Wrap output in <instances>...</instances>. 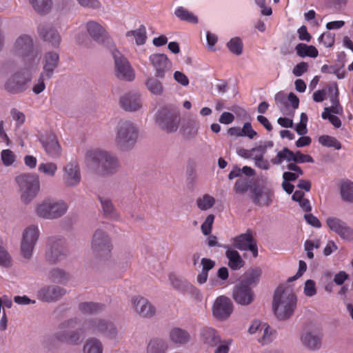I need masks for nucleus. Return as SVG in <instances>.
Here are the masks:
<instances>
[{"instance_id": "nucleus-41", "label": "nucleus", "mask_w": 353, "mask_h": 353, "mask_svg": "<svg viewBox=\"0 0 353 353\" xmlns=\"http://www.w3.org/2000/svg\"><path fill=\"white\" fill-rule=\"evenodd\" d=\"M341 196L343 201L353 203V182L350 181H344L341 185Z\"/></svg>"}, {"instance_id": "nucleus-48", "label": "nucleus", "mask_w": 353, "mask_h": 353, "mask_svg": "<svg viewBox=\"0 0 353 353\" xmlns=\"http://www.w3.org/2000/svg\"><path fill=\"white\" fill-rule=\"evenodd\" d=\"M57 170V165L54 162L41 163L38 166V171L49 177H54Z\"/></svg>"}, {"instance_id": "nucleus-54", "label": "nucleus", "mask_w": 353, "mask_h": 353, "mask_svg": "<svg viewBox=\"0 0 353 353\" xmlns=\"http://www.w3.org/2000/svg\"><path fill=\"white\" fill-rule=\"evenodd\" d=\"M100 201L105 215L107 216H114L115 215V210L112 201L109 199L104 197H101Z\"/></svg>"}, {"instance_id": "nucleus-35", "label": "nucleus", "mask_w": 353, "mask_h": 353, "mask_svg": "<svg viewBox=\"0 0 353 353\" xmlns=\"http://www.w3.org/2000/svg\"><path fill=\"white\" fill-rule=\"evenodd\" d=\"M168 347V344L165 340L154 339L148 343L146 353H166Z\"/></svg>"}, {"instance_id": "nucleus-3", "label": "nucleus", "mask_w": 353, "mask_h": 353, "mask_svg": "<svg viewBox=\"0 0 353 353\" xmlns=\"http://www.w3.org/2000/svg\"><path fill=\"white\" fill-rule=\"evenodd\" d=\"M80 319L72 317L63 321L58 326L54 337L60 342L68 345H78L82 339L85 330L79 327Z\"/></svg>"}, {"instance_id": "nucleus-52", "label": "nucleus", "mask_w": 353, "mask_h": 353, "mask_svg": "<svg viewBox=\"0 0 353 353\" xmlns=\"http://www.w3.org/2000/svg\"><path fill=\"white\" fill-rule=\"evenodd\" d=\"M10 114L12 120L14 121V125L17 128H19L25 123L26 115L18 109L15 108H11Z\"/></svg>"}, {"instance_id": "nucleus-6", "label": "nucleus", "mask_w": 353, "mask_h": 353, "mask_svg": "<svg viewBox=\"0 0 353 353\" xmlns=\"http://www.w3.org/2000/svg\"><path fill=\"white\" fill-rule=\"evenodd\" d=\"M139 129L130 121H121L116 129L114 142L122 150L131 149L137 141Z\"/></svg>"}, {"instance_id": "nucleus-7", "label": "nucleus", "mask_w": 353, "mask_h": 353, "mask_svg": "<svg viewBox=\"0 0 353 353\" xmlns=\"http://www.w3.org/2000/svg\"><path fill=\"white\" fill-rule=\"evenodd\" d=\"M34 66L26 63L25 68L13 72L6 80L4 88L10 94H19L25 92L32 79Z\"/></svg>"}, {"instance_id": "nucleus-5", "label": "nucleus", "mask_w": 353, "mask_h": 353, "mask_svg": "<svg viewBox=\"0 0 353 353\" xmlns=\"http://www.w3.org/2000/svg\"><path fill=\"white\" fill-rule=\"evenodd\" d=\"M68 210V205L62 200L47 197L34 205L35 214L43 219L53 220L63 216Z\"/></svg>"}, {"instance_id": "nucleus-39", "label": "nucleus", "mask_w": 353, "mask_h": 353, "mask_svg": "<svg viewBox=\"0 0 353 353\" xmlns=\"http://www.w3.org/2000/svg\"><path fill=\"white\" fill-rule=\"evenodd\" d=\"M295 50L296 54L301 57H310L316 58L319 55L317 49L313 46H307L305 43H299L296 45Z\"/></svg>"}, {"instance_id": "nucleus-58", "label": "nucleus", "mask_w": 353, "mask_h": 353, "mask_svg": "<svg viewBox=\"0 0 353 353\" xmlns=\"http://www.w3.org/2000/svg\"><path fill=\"white\" fill-rule=\"evenodd\" d=\"M318 41L319 43H323L325 47L330 48L334 43L335 35L332 32H325L319 37Z\"/></svg>"}, {"instance_id": "nucleus-59", "label": "nucleus", "mask_w": 353, "mask_h": 353, "mask_svg": "<svg viewBox=\"0 0 353 353\" xmlns=\"http://www.w3.org/2000/svg\"><path fill=\"white\" fill-rule=\"evenodd\" d=\"M274 99L278 108L283 112V114H286V111L288 109V101L285 94L281 92H278L276 94Z\"/></svg>"}, {"instance_id": "nucleus-46", "label": "nucleus", "mask_w": 353, "mask_h": 353, "mask_svg": "<svg viewBox=\"0 0 353 353\" xmlns=\"http://www.w3.org/2000/svg\"><path fill=\"white\" fill-rule=\"evenodd\" d=\"M294 152L285 148L277 153L276 157L272 160V162L273 164L279 165L284 160L288 162L294 161Z\"/></svg>"}, {"instance_id": "nucleus-28", "label": "nucleus", "mask_w": 353, "mask_h": 353, "mask_svg": "<svg viewBox=\"0 0 353 353\" xmlns=\"http://www.w3.org/2000/svg\"><path fill=\"white\" fill-rule=\"evenodd\" d=\"M40 37L50 43L54 48L59 47L61 37L58 30L52 26H41L39 28Z\"/></svg>"}, {"instance_id": "nucleus-13", "label": "nucleus", "mask_w": 353, "mask_h": 353, "mask_svg": "<svg viewBox=\"0 0 353 353\" xmlns=\"http://www.w3.org/2000/svg\"><path fill=\"white\" fill-rule=\"evenodd\" d=\"M326 224L329 229L342 240L353 241V228L343 220L336 216H329L326 219Z\"/></svg>"}, {"instance_id": "nucleus-38", "label": "nucleus", "mask_w": 353, "mask_h": 353, "mask_svg": "<svg viewBox=\"0 0 353 353\" xmlns=\"http://www.w3.org/2000/svg\"><path fill=\"white\" fill-rule=\"evenodd\" d=\"M262 270L259 268L250 270L245 274V278L241 281L249 287L256 285L260 279Z\"/></svg>"}, {"instance_id": "nucleus-56", "label": "nucleus", "mask_w": 353, "mask_h": 353, "mask_svg": "<svg viewBox=\"0 0 353 353\" xmlns=\"http://www.w3.org/2000/svg\"><path fill=\"white\" fill-rule=\"evenodd\" d=\"M250 187V181L247 178H239L235 183L234 190L237 194L245 193Z\"/></svg>"}, {"instance_id": "nucleus-24", "label": "nucleus", "mask_w": 353, "mask_h": 353, "mask_svg": "<svg viewBox=\"0 0 353 353\" xmlns=\"http://www.w3.org/2000/svg\"><path fill=\"white\" fill-rule=\"evenodd\" d=\"M233 242L236 248L242 251L249 250L252 253L254 257L258 256L256 243L250 232L236 236L233 239Z\"/></svg>"}, {"instance_id": "nucleus-20", "label": "nucleus", "mask_w": 353, "mask_h": 353, "mask_svg": "<svg viewBox=\"0 0 353 353\" xmlns=\"http://www.w3.org/2000/svg\"><path fill=\"white\" fill-rule=\"evenodd\" d=\"M149 60L155 70V77L157 78H164L165 72L172 68V62L164 54H151Z\"/></svg>"}, {"instance_id": "nucleus-27", "label": "nucleus", "mask_w": 353, "mask_h": 353, "mask_svg": "<svg viewBox=\"0 0 353 353\" xmlns=\"http://www.w3.org/2000/svg\"><path fill=\"white\" fill-rule=\"evenodd\" d=\"M254 203L260 206H269L274 197L273 192L265 187L256 188L253 190Z\"/></svg>"}, {"instance_id": "nucleus-10", "label": "nucleus", "mask_w": 353, "mask_h": 353, "mask_svg": "<svg viewBox=\"0 0 353 353\" xmlns=\"http://www.w3.org/2000/svg\"><path fill=\"white\" fill-rule=\"evenodd\" d=\"M91 249L93 254L98 257L108 256L112 250L110 238L102 228L95 230L92 241Z\"/></svg>"}, {"instance_id": "nucleus-51", "label": "nucleus", "mask_w": 353, "mask_h": 353, "mask_svg": "<svg viewBox=\"0 0 353 353\" xmlns=\"http://www.w3.org/2000/svg\"><path fill=\"white\" fill-rule=\"evenodd\" d=\"M319 141L323 146L334 148L336 150L341 148V143L336 138L328 135L321 136L319 138Z\"/></svg>"}, {"instance_id": "nucleus-50", "label": "nucleus", "mask_w": 353, "mask_h": 353, "mask_svg": "<svg viewBox=\"0 0 353 353\" xmlns=\"http://www.w3.org/2000/svg\"><path fill=\"white\" fill-rule=\"evenodd\" d=\"M1 160L4 166L10 167L15 163L17 156L11 150L4 149L1 152Z\"/></svg>"}, {"instance_id": "nucleus-63", "label": "nucleus", "mask_w": 353, "mask_h": 353, "mask_svg": "<svg viewBox=\"0 0 353 353\" xmlns=\"http://www.w3.org/2000/svg\"><path fill=\"white\" fill-rule=\"evenodd\" d=\"M242 137H247L250 139H254L256 136V132L252 128L250 123H245L241 128Z\"/></svg>"}, {"instance_id": "nucleus-57", "label": "nucleus", "mask_w": 353, "mask_h": 353, "mask_svg": "<svg viewBox=\"0 0 353 353\" xmlns=\"http://www.w3.org/2000/svg\"><path fill=\"white\" fill-rule=\"evenodd\" d=\"M169 281L172 287L178 290H183L188 285L186 281L179 278L174 274L169 275Z\"/></svg>"}, {"instance_id": "nucleus-16", "label": "nucleus", "mask_w": 353, "mask_h": 353, "mask_svg": "<svg viewBox=\"0 0 353 353\" xmlns=\"http://www.w3.org/2000/svg\"><path fill=\"white\" fill-rule=\"evenodd\" d=\"M63 183L67 188H75L81 181L80 168L77 163L69 162L63 168Z\"/></svg>"}, {"instance_id": "nucleus-25", "label": "nucleus", "mask_w": 353, "mask_h": 353, "mask_svg": "<svg viewBox=\"0 0 353 353\" xmlns=\"http://www.w3.org/2000/svg\"><path fill=\"white\" fill-rule=\"evenodd\" d=\"M300 339L302 345L309 350H318L321 347L322 336L320 333L316 331L307 330L303 332Z\"/></svg>"}, {"instance_id": "nucleus-61", "label": "nucleus", "mask_w": 353, "mask_h": 353, "mask_svg": "<svg viewBox=\"0 0 353 353\" xmlns=\"http://www.w3.org/2000/svg\"><path fill=\"white\" fill-rule=\"evenodd\" d=\"M214 221V216L213 214H209L205 221L201 225L202 233L207 236L209 235L212 232V224Z\"/></svg>"}, {"instance_id": "nucleus-36", "label": "nucleus", "mask_w": 353, "mask_h": 353, "mask_svg": "<svg viewBox=\"0 0 353 353\" xmlns=\"http://www.w3.org/2000/svg\"><path fill=\"white\" fill-rule=\"evenodd\" d=\"M145 86L148 91L154 95L161 96L163 94L164 88L162 83L158 79L150 77L145 81Z\"/></svg>"}, {"instance_id": "nucleus-4", "label": "nucleus", "mask_w": 353, "mask_h": 353, "mask_svg": "<svg viewBox=\"0 0 353 353\" xmlns=\"http://www.w3.org/2000/svg\"><path fill=\"white\" fill-rule=\"evenodd\" d=\"M19 187L20 198L25 204L30 203L40 192V180L35 173H23L15 178Z\"/></svg>"}, {"instance_id": "nucleus-29", "label": "nucleus", "mask_w": 353, "mask_h": 353, "mask_svg": "<svg viewBox=\"0 0 353 353\" xmlns=\"http://www.w3.org/2000/svg\"><path fill=\"white\" fill-rule=\"evenodd\" d=\"M200 339L210 347H215L221 342V337L216 330L211 327H203L200 330Z\"/></svg>"}, {"instance_id": "nucleus-30", "label": "nucleus", "mask_w": 353, "mask_h": 353, "mask_svg": "<svg viewBox=\"0 0 353 353\" xmlns=\"http://www.w3.org/2000/svg\"><path fill=\"white\" fill-rule=\"evenodd\" d=\"M169 337L172 343L179 345H185L191 341L190 334L186 330L178 327L170 330Z\"/></svg>"}, {"instance_id": "nucleus-11", "label": "nucleus", "mask_w": 353, "mask_h": 353, "mask_svg": "<svg viewBox=\"0 0 353 353\" xmlns=\"http://www.w3.org/2000/svg\"><path fill=\"white\" fill-rule=\"evenodd\" d=\"M114 60L116 76L123 80L131 81L135 77L134 71L128 59L117 49L112 52Z\"/></svg>"}, {"instance_id": "nucleus-60", "label": "nucleus", "mask_w": 353, "mask_h": 353, "mask_svg": "<svg viewBox=\"0 0 353 353\" xmlns=\"http://www.w3.org/2000/svg\"><path fill=\"white\" fill-rule=\"evenodd\" d=\"M12 259L8 251L0 245V265L8 268L11 265Z\"/></svg>"}, {"instance_id": "nucleus-22", "label": "nucleus", "mask_w": 353, "mask_h": 353, "mask_svg": "<svg viewBox=\"0 0 353 353\" xmlns=\"http://www.w3.org/2000/svg\"><path fill=\"white\" fill-rule=\"evenodd\" d=\"M119 104L126 111H138L142 107L141 94L134 91L125 93L121 97Z\"/></svg>"}, {"instance_id": "nucleus-9", "label": "nucleus", "mask_w": 353, "mask_h": 353, "mask_svg": "<svg viewBox=\"0 0 353 353\" xmlns=\"http://www.w3.org/2000/svg\"><path fill=\"white\" fill-rule=\"evenodd\" d=\"M68 254V251L63 239L52 236L48 239L45 253V258L48 262L52 264L60 263Z\"/></svg>"}, {"instance_id": "nucleus-53", "label": "nucleus", "mask_w": 353, "mask_h": 353, "mask_svg": "<svg viewBox=\"0 0 353 353\" xmlns=\"http://www.w3.org/2000/svg\"><path fill=\"white\" fill-rule=\"evenodd\" d=\"M35 245L36 244L32 243L21 241L20 250L24 259L30 260L32 258Z\"/></svg>"}, {"instance_id": "nucleus-62", "label": "nucleus", "mask_w": 353, "mask_h": 353, "mask_svg": "<svg viewBox=\"0 0 353 353\" xmlns=\"http://www.w3.org/2000/svg\"><path fill=\"white\" fill-rule=\"evenodd\" d=\"M304 294L307 296H313L316 294V284L313 280L308 279L305 281Z\"/></svg>"}, {"instance_id": "nucleus-12", "label": "nucleus", "mask_w": 353, "mask_h": 353, "mask_svg": "<svg viewBox=\"0 0 353 353\" xmlns=\"http://www.w3.org/2000/svg\"><path fill=\"white\" fill-rule=\"evenodd\" d=\"M130 303L134 312L143 319H151L156 315L155 306L146 298L134 295L130 297Z\"/></svg>"}, {"instance_id": "nucleus-33", "label": "nucleus", "mask_w": 353, "mask_h": 353, "mask_svg": "<svg viewBox=\"0 0 353 353\" xmlns=\"http://www.w3.org/2000/svg\"><path fill=\"white\" fill-rule=\"evenodd\" d=\"M83 353H103L102 342L97 338H88L84 343L82 348Z\"/></svg>"}, {"instance_id": "nucleus-18", "label": "nucleus", "mask_w": 353, "mask_h": 353, "mask_svg": "<svg viewBox=\"0 0 353 353\" xmlns=\"http://www.w3.org/2000/svg\"><path fill=\"white\" fill-rule=\"evenodd\" d=\"M14 52L23 57L32 59L37 57V55L34 54L32 39L27 34L21 35L17 39L14 45Z\"/></svg>"}, {"instance_id": "nucleus-43", "label": "nucleus", "mask_w": 353, "mask_h": 353, "mask_svg": "<svg viewBox=\"0 0 353 353\" xmlns=\"http://www.w3.org/2000/svg\"><path fill=\"white\" fill-rule=\"evenodd\" d=\"M226 46L229 51L235 55L239 56L243 53V43L239 37L231 38L226 43Z\"/></svg>"}, {"instance_id": "nucleus-26", "label": "nucleus", "mask_w": 353, "mask_h": 353, "mask_svg": "<svg viewBox=\"0 0 353 353\" xmlns=\"http://www.w3.org/2000/svg\"><path fill=\"white\" fill-rule=\"evenodd\" d=\"M59 61V54L55 51H49L43 55L42 64L43 70L41 73L46 75V77H52L55 69Z\"/></svg>"}, {"instance_id": "nucleus-17", "label": "nucleus", "mask_w": 353, "mask_h": 353, "mask_svg": "<svg viewBox=\"0 0 353 353\" xmlns=\"http://www.w3.org/2000/svg\"><path fill=\"white\" fill-rule=\"evenodd\" d=\"M233 311L232 301L225 296H219L212 305V313L214 317L220 320L227 319Z\"/></svg>"}, {"instance_id": "nucleus-44", "label": "nucleus", "mask_w": 353, "mask_h": 353, "mask_svg": "<svg viewBox=\"0 0 353 353\" xmlns=\"http://www.w3.org/2000/svg\"><path fill=\"white\" fill-rule=\"evenodd\" d=\"M273 147V142L271 141H267L263 144H260L258 146L250 149L251 159L254 161L261 158H263L267 152L268 148Z\"/></svg>"}, {"instance_id": "nucleus-2", "label": "nucleus", "mask_w": 353, "mask_h": 353, "mask_svg": "<svg viewBox=\"0 0 353 353\" xmlns=\"http://www.w3.org/2000/svg\"><path fill=\"white\" fill-rule=\"evenodd\" d=\"M296 297L290 287L279 286L274 292L272 307L279 319H286L294 312Z\"/></svg>"}, {"instance_id": "nucleus-21", "label": "nucleus", "mask_w": 353, "mask_h": 353, "mask_svg": "<svg viewBox=\"0 0 353 353\" xmlns=\"http://www.w3.org/2000/svg\"><path fill=\"white\" fill-rule=\"evenodd\" d=\"M232 297L236 303L248 305L253 301L254 293L250 287L240 282L234 287Z\"/></svg>"}, {"instance_id": "nucleus-45", "label": "nucleus", "mask_w": 353, "mask_h": 353, "mask_svg": "<svg viewBox=\"0 0 353 353\" xmlns=\"http://www.w3.org/2000/svg\"><path fill=\"white\" fill-rule=\"evenodd\" d=\"M34 10L39 13L48 12L52 6V0H29Z\"/></svg>"}, {"instance_id": "nucleus-40", "label": "nucleus", "mask_w": 353, "mask_h": 353, "mask_svg": "<svg viewBox=\"0 0 353 353\" xmlns=\"http://www.w3.org/2000/svg\"><path fill=\"white\" fill-rule=\"evenodd\" d=\"M261 332H262V336L259 338V341L262 344L270 343L276 339V330L266 323H263L261 326Z\"/></svg>"}, {"instance_id": "nucleus-14", "label": "nucleus", "mask_w": 353, "mask_h": 353, "mask_svg": "<svg viewBox=\"0 0 353 353\" xmlns=\"http://www.w3.org/2000/svg\"><path fill=\"white\" fill-rule=\"evenodd\" d=\"M155 120L159 128L167 132H174L179 128V119L177 115L167 109L158 111Z\"/></svg>"}, {"instance_id": "nucleus-15", "label": "nucleus", "mask_w": 353, "mask_h": 353, "mask_svg": "<svg viewBox=\"0 0 353 353\" xmlns=\"http://www.w3.org/2000/svg\"><path fill=\"white\" fill-rule=\"evenodd\" d=\"M66 294V290L56 285H45L37 292V298L46 303H53L59 300Z\"/></svg>"}, {"instance_id": "nucleus-47", "label": "nucleus", "mask_w": 353, "mask_h": 353, "mask_svg": "<svg viewBox=\"0 0 353 353\" xmlns=\"http://www.w3.org/2000/svg\"><path fill=\"white\" fill-rule=\"evenodd\" d=\"M128 37H133L137 45H143L146 40V30L143 26H141L138 29L127 32Z\"/></svg>"}, {"instance_id": "nucleus-19", "label": "nucleus", "mask_w": 353, "mask_h": 353, "mask_svg": "<svg viewBox=\"0 0 353 353\" xmlns=\"http://www.w3.org/2000/svg\"><path fill=\"white\" fill-rule=\"evenodd\" d=\"M40 142L49 157L57 159L61 156V148L53 132H47L42 135Z\"/></svg>"}, {"instance_id": "nucleus-34", "label": "nucleus", "mask_w": 353, "mask_h": 353, "mask_svg": "<svg viewBox=\"0 0 353 353\" xmlns=\"http://www.w3.org/2000/svg\"><path fill=\"white\" fill-rule=\"evenodd\" d=\"M104 305L94 302H83L79 305V310L85 315L96 314L104 310Z\"/></svg>"}, {"instance_id": "nucleus-31", "label": "nucleus", "mask_w": 353, "mask_h": 353, "mask_svg": "<svg viewBox=\"0 0 353 353\" xmlns=\"http://www.w3.org/2000/svg\"><path fill=\"white\" fill-rule=\"evenodd\" d=\"M48 278L52 283L65 285L70 280V276L63 269L54 268L48 272Z\"/></svg>"}, {"instance_id": "nucleus-49", "label": "nucleus", "mask_w": 353, "mask_h": 353, "mask_svg": "<svg viewBox=\"0 0 353 353\" xmlns=\"http://www.w3.org/2000/svg\"><path fill=\"white\" fill-rule=\"evenodd\" d=\"M215 203V199L208 194H205L196 200V205L201 210L210 209Z\"/></svg>"}, {"instance_id": "nucleus-1", "label": "nucleus", "mask_w": 353, "mask_h": 353, "mask_svg": "<svg viewBox=\"0 0 353 353\" xmlns=\"http://www.w3.org/2000/svg\"><path fill=\"white\" fill-rule=\"evenodd\" d=\"M85 162L88 166L104 174H114L119 168L117 157L101 149L88 150L85 154Z\"/></svg>"}, {"instance_id": "nucleus-23", "label": "nucleus", "mask_w": 353, "mask_h": 353, "mask_svg": "<svg viewBox=\"0 0 353 353\" xmlns=\"http://www.w3.org/2000/svg\"><path fill=\"white\" fill-rule=\"evenodd\" d=\"M89 35L98 43L105 45L109 43L110 36L106 30L99 23L90 21L86 23Z\"/></svg>"}, {"instance_id": "nucleus-32", "label": "nucleus", "mask_w": 353, "mask_h": 353, "mask_svg": "<svg viewBox=\"0 0 353 353\" xmlns=\"http://www.w3.org/2000/svg\"><path fill=\"white\" fill-rule=\"evenodd\" d=\"M226 248L225 256L228 259L229 267L234 270H237L241 269L244 265V261L241 257L239 253L230 248L229 246H224Z\"/></svg>"}, {"instance_id": "nucleus-64", "label": "nucleus", "mask_w": 353, "mask_h": 353, "mask_svg": "<svg viewBox=\"0 0 353 353\" xmlns=\"http://www.w3.org/2000/svg\"><path fill=\"white\" fill-rule=\"evenodd\" d=\"M232 342L231 339L222 341L214 350V353H228Z\"/></svg>"}, {"instance_id": "nucleus-55", "label": "nucleus", "mask_w": 353, "mask_h": 353, "mask_svg": "<svg viewBox=\"0 0 353 353\" xmlns=\"http://www.w3.org/2000/svg\"><path fill=\"white\" fill-rule=\"evenodd\" d=\"M51 79V77H46V75L41 73L39 78L34 81L32 91L36 94H39L42 92L46 88L45 81Z\"/></svg>"}, {"instance_id": "nucleus-8", "label": "nucleus", "mask_w": 353, "mask_h": 353, "mask_svg": "<svg viewBox=\"0 0 353 353\" xmlns=\"http://www.w3.org/2000/svg\"><path fill=\"white\" fill-rule=\"evenodd\" d=\"M92 334H101L109 340H118L121 333L117 326L110 320L104 319H92L87 323V328Z\"/></svg>"}, {"instance_id": "nucleus-37", "label": "nucleus", "mask_w": 353, "mask_h": 353, "mask_svg": "<svg viewBox=\"0 0 353 353\" xmlns=\"http://www.w3.org/2000/svg\"><path fill=\"white\" fill-rule=\"evenodd\" d=\"M39 229L37 225H31L23 232L21 241L36 244L39 236Z\"/></svg>"}, {"instance_id": "nucleus-42", "label": "nucleus", "mask_w": 353, "mask_h": 353, "mask_svg": "<svg viewBox=\"0 0 353 353\" xmlns=\"http://www.w3.org/2000/svg\"><path fill=\"white\" fill-rule=\"evenodd\" d=\"M174 14L181 21H185L192 23H196L198 22L197 17L184 7H178L175 10Z\"/></svg>"}]
</instances>
